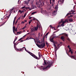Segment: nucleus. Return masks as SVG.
<instances>
[{"instance_id":"1","label":"nucleus","mask_w":76,"mask_h":76,"mask_svg":"<svg viewBox=\"0 0 76 76\" xmlns=\"http://www.w3.org/2000/svg\"><path fill=\"white\" fill-rule=\"evenodd\" d=\"M46 62L47 61H44V64H43V65H46V64L47 65V66H46V67H44L42 68L43 70H45V69H48V68L51 67V66L52 62H51L49 61L46 63Z\"/></svg>"},{"instance_id":"2","label":"nucleus","mask_w":76,"mask_h":76,"mask_svg":"<svg viewBox=\"0 0 76 76\" xmlns=\"http://www.w3.org/2000/svg\"><path fill=\"white\" fill-rule=\"evenodd\" d=\"M36 4L37 6L39 8H40L41 7H42V6H44V2H41V1H38L37 2H36Z\"/></svg>"},{"instance_id":"3","label":"nucleus","mask_w":76,"mask_h":76,"mask_svg":"<svg viewBox=\"0 0 76 76\" xmlns=\"http://www.w3.org/2000/svg\"><path fill=\"white\" fill-rule=\"evenodd\" d=\"M24 48L25 51H26V48L25 47H23L22 48L18 49L17 50L18 51H23V50H24Z\"/></svg>"},{"instance_id":"4","label":"nucleus","mask_w":76,"mask_h":76,"mask_svg":"<svg viewBox=\"0 0 76 76\" xmlns=\"http://www.w3.org/2000/svg\"><path fill=\"white\" fill-rule=\"evenodd\" d=\"M40 45L41 46V48H44L45 46V44L44 42H43V43H42Z\"/></svg>"},{"instance_id":"5","label":"nucleus","mask_w":76,"mask_h":76,"mask_svg":"<svg viewBox=\"0 0 76 76\" xmlns=\"http://www.w3.org/2000/svg\"><path fill=\"white\" fill-rule=\"evenodd\" d=\"M17 29V28H16H16H15V26L13 27V31L14 33H15L14 31L17 32V30H16Z\"/></svg>"},{"instance_id":"6","label":"nucleus","mask_w":76,"mask_h":76,"mask_svg":"<svg viewBox=\"0 0 76 76\" xmlns=\"http://www.w3.org/2000/svg\"><path fill=\"white\" fill-rule=\"evenodd\" d=\"M31 0H28L27 1H25L24 2V4H29V1H30Z\"/></svg>"},{"instance_id":"7","label":"nucleus","mask_w":76,"mask_h":76,"mask_svg":"<svg viewBox=\"0 0 76 76\" xmlns=\"http://www.w3.org/2000/svg\"><path fill=\"white\" fill-rule=\"evenodd\" d=\"M27 53H29V54H30V55H31V56H32V57H34V54H33V53L28 52V51H27Z\"/></svg>"},{"instance_id":"8","label":"nucleus","mask_w":76,"mask_h":76,"mask_svg":"<svg viewBox=\"0 0 76 76\" xmlns=\"http://www.w3.org/2000/svg\"><path fill=\"white\" fill-rule=\"evenodd\" d=\"M33 57L34 58H36V59H37V60H39V58H38L36 56H35V55H34L33 56Z\"/></svg>"},{"instance_id":"9","label":"nucleus","mask_w":76,"mask_h":76,"mask_svg":"<svg viewBox=\"0 0 76 76\" xmlns=\"http://www.w3.org/2000/svg\"><path fill=\"white\" fill-rule=\"evenodd\" d=\"M33 57L34 58H36V59H37V60H39V58H38L36 56H35V55H34L33 56Z\"/></svg>"},{"instance_id":"10","label":"nucleus","mask_w":76,"mask_h":76,"mask_svg":"<svg viewBox=\"0 0 76 76\" xmlns=\"http://www.w3.org/2000/svg\"><path fill=\"white\" fill-rule=\"evenodd\" d=\"M25 9H26V10H28V9H29L30 10H31V8L29 7H25Z\"/></svg>"},{"instance_id":"11","label":"nucleus","mask_w":76,"mask_h":76,"mask_svg":"<svg viewBox=\"0 0 76 76\" xmlns=\"http://www.w3.org/2000/svg\"><path fill=\"white\" fill-rule=\"evenodd\" d=\"M34 28L35 31H37L38 29V25L37 24L36 26V27H35Z\"/></svg>"},{"instance_id":"12","label":"nucleus","mask_w":76,"mask_h":76,"mask_svg":"<svg viewBox=\"0 0 76 76\" xmlns=\"http://www.w3.org/2000/svg\"><path fill=\"white\" fill-rule=\"evenodd\" d=\"M16 17H15L14 18V19L13 20V26L15 25V21L16 20Z\"/></svg>"},{"instance_id":"13","label":"nucleus","mask_w":76,"mask_h":76,"mask_svg":"<svg viewBox=\"0 0 76 76\" xmlns=\"http://www.w3.org/2000/svg\"><path fill=\"white\" fill-rule=\"evenodd\" d=\"M23 12H24V11H21L20 10H19L18 11V12H19V13H20V14H22V13H23Z\"/></svg>"},{"instance_id":"14","label":"nucleus","mask_w":76,"mask_h":76,"mask_svg":"<svg viewBox=\"0 0 76 76\" xmlns=\"http://www.w3.org/2000/svg\"><path fill=\"white\" fill-rule=\"evenodd\" d=\"M69 22H73V19H72V18H69Z\"/></svg>"},{"instance_id":"15","label":"nucleus","mask_w":76,"mask_h":76,"mask_svg":"<svg viewBox=\"0 0 76 76\" xmlns=\"http://www.w3.org/2000/svg\"><path fill=\"white\" fill-rule=\"evenodd\" d=\"M38 54H39V59H40V58H41V55H40L41 54V53L39 52L38 53Z\"/></svg>"},{"instance_id":"16","label":"nucleus","mask_w":76,"mask_h":76,"mask_svg":"<svg viewBox=\"0 0 76 76\" xmlns=\"http://www.w3.org/2000/svg\"><path fill=\"white\" fill-rule=\"evenodd\" d=\"M50 41L52 42H54V40H53V39H50Z\"/></svg>"},{"instance_id":"17","label":"nucleus","mask_w":76,"mask_h":76,"mask_svg":"<svg viewBox=\"0 0 76 76\" xmlns=\"http://www.w3.org/2000/svg\"><path fill=\"white\" fill-rule=\"evenodd\" d=\"M53 45L55 47H56V42H53Z\"/></svg>"},{"instance_id":"18","label":"nucleus","mask_w":76,"mask_h":76,"mask_svg":"<svg viewBox=\"0 0 76 76\" xmlns=\"http://www.w3.org/2000/svg\"><path fill=\"white\" fill-rule=\"evenodd\" d=\"M43 12L45 14H47V12L46 10L43 11Z\"/></svg>"},{"instance_id":"19","label":"nucleus","mask_w":76,"mask_h":76,"mask_svg":"<svg viewBox=\"0 0 76 76\" xmlns=\"http://www.w3.org/2000/svg\"><path fill=\"white\" fill-rule=\"evenodd\" d=\"M61 39L62 40L64 39V36H62L61 37Z\"/></svg>"},{"instance_id":"20","label":"nucleus","mask_w":76,"mask_h":76,"mask_svg":"<svg viewBox=\"0 0 76 76\" xmlns=\"http://www.w3.org/2000/svg\"><path fill=\"white\" fill-rule=\"evenodd\" d=\"M64 0H62V1H60L61 2V3L63 4V3H64Z\"/></svg>"},{"instance_id":"21","label":"nucleus","mask_w":76,"mask_h":76,"mask_svg":"<svg viewBox=\"0 0 76 76\" xmlns=\"http://www.w3.org/2000/svg\"><path fill=\"white\" fill-rule=\"evenodd\" d=\"M27 14V13L26 12L24 15L23 17L24 18H25V17L26 16V14Z\"/></svg>"},{"instance_id":"22","label":"nucleus","mask_w":76,"mask_h":76,"mask_svg":"<svg viewBox=\"0 0 76 76\" xmlns=\"http://www.w3.org/2000/svg\"><path fill=\"white\" fill-rule=\"evenodd\" d=\"M38 46H37V47H39V48H41V45H38Z\"/></svg>"},{"instance_id":"23","label":"nucleus","mask_w":76,"mask_h":76,"mask_svg":"<svg viewBox=\"0 0 76 76\" xmlns=\"http://www.w3.org/2000/svg\"><path fill=\"white\" fill-rule=\"evenodd\" d=\"M71 14H72V13H68L66 14V16H68L69 15H71Z\"/></svg>"},{"instance_id":"24","label":"nucleus","mask_w":76,"mask_h":76,"mask_svg":"<svg viewBox=\"0 0 76 76\" xmlns=\"http://www.w3.org/2000/svg\"><path fill=\"white\" fill-rule=\"evenodd\" d=\"M46 44L47 45V46L48 47V42H47L46 41Z\"/></svg>"},{"instance_id":"25","label":"nucleus","mask_w":76,"mask_h":76,"mask_svg":"<svg viewBox=\"0 0 76 76\" xmlns=\"http://www.w3.org/2000/svg\"><path fill=\"white\" fill-rule=\"evenodd\" d=\"M26 28V26H24V27L22 28V29L24 30V29H25V28Z\"/></svg>"},{"instance_id":"26","label":"nucleus","mask_w":76,"mask_h":76,"mask_svg":"<svg viewBox=\"0 0 76 76\" xmlns=\"http://www.w3.org/2000/svg\"><path fill=\"white\" fill-rule=\"evenodd\" d=\"M71 17H73V15H70L68 17V18H70Z\"/></svg>"},{"instance_id":"27","label":"nucleus","mask_w":76,"mask_h":76,"mask_svg":"<svg viewBox=\"0 0 76 76\" xmlns=\"http://www.w3.org/2000/svg\"><path fill=\"white\" fill-rule=\"evenodd\" d=\"M37 13V12H32V13H31V14H32V15H34V14H35V13Z\"/></svg>"},{"instance_id":"28","label":"nucleus","mask_w":76,"mask_h":76,"mask_svg":"<svg viewBox=\"0 0 76 76\" xmlns=\"http://www.w3.org/2000/svg\"><path fill=\"white\" fill-rule=\"evenodd\" d=\"M50 28H51L52 29H53V27L52 26H51V25H50Z\"/></svg>"},{"instance_id":"29","label":"nucleus","mask_w":76,"mask_h":76,"mask_svg":"<svg viewBox=\"0 0 76 76\" xmlns=\"http://www.w3.org/2000/svg\"><path fill=\"white\" fill-rule=\"evenodd\" d=\"M34 39V40L35 41V39H34V38H33L32 37H30V39Z\"/></svg>"},{"instance_id":"30","label":"nucleus","mask_w":76,"mask_h":76,"mask_svg":"<svg viewBox=\"0 0 76 76\" xmlns=\"http://www.w3.org/2000/svg\"><path fill=\"white\" fill-rule=\"evenodd\" d=\"M75 11H73L72 10V13H71V14H73L74 13H75Z\"/></svg>"},{"instance_id":"31","label":"nucleus","mask_w":76,"mask_h":76,"mask_svg":"<svg viewBox=\"0 0 76 76\" xmlns=\"http://www.w3.org/2000/svg\"><path fill=\"white\" fill-rule=\"evenodd\" d=\"M62 23L63 24H64V23H66V21H62Z\"/></svg>"},{"instance_id":"32","label":"nucleus","mask_w":76,"mask_h":76,"mask_svg":"<svg viewBox=\"0 0 76 76\" xmlns=\"http://www.w3.org/2000/svg\"><path fill=\"white\" fill-rule=\"evenodd\" d=\"M34 28H31V32H32V31H34Z\"/></svg>"},{"instance_id":"33","label":"nucleus","mask_w":76,"mask_h":76,"mask_svg":"<svg viewBox=\"0 0 76 76\" xmlns=\"http://www.w3.org/2000/svg\"><path fill=\"white\" fill-rule=\"evenodd\" d=\"M61 26H64V24L62 23L61 24Z\"/></svg>"},{"instance_id":"34","label":"nucleus","mask_w":76,"mask_h":76,"mask_svg":"<svg viewBox=\"0 0 76 76\" xmlns=\"http://www.w3.org/2000/svg\"><path fill=\"white\" fill-rule=\"evenodd\" d=\"M21 23L22 24H24V23H25V22H24V21H22V22H21Z\"/></svg>"},{"instance_id":"35","label":"nucleus","mask_w":76,"mask_h":76,"mask_svg":"<svg viewBox=\"0 0 76 76\" xmlns=\"http://www.w3.org/2000/svg\"><path fill=\"white\" fill-rule=\"evenodd\" d=\"M67 40H68V41H70V39L69 38H67Z\"/></svg>"},{"instance_id":"36","label":"nucleus","mask_w":76,"mask_h":76,"mask_svg":"<svg viewBox=\"0 0 76 76\" xmlns=\"http://www.w3.org/2000/svg\"><path fill=\"white\" fill-rule=\"evenodd\" d=\"M65 22H68V20H65Z\"/></svg>"},{"instance_id":"37","label":"nucleus","mask_w":76,"mask_h":76,"mask_svg":"<svg viewBox=\"0 0 76 76\" xmlns=\"http://www.w3.org/2000/svg\"><path fill=\"white\" fill-rule=\"evenodd\" d=\"M50 4H52V2H51V1L50 0Z\"/></svg>"},{"instance_id":"38","label":"nucleus","mask_w":76,"mask_h":76,"mask_svg":"<svg viewBox=\"0 0 76 76\" xmlns=\"http://www.w3.org/2000/svg\"><path fill=\"white\" fill-rule=\"evenodd\" d=\"M64 35H65V36H67V37H68V36H67L68 35H67V34H66L65 33L64 34Z\"/></svg>"},{"instance_id":"39","label":"nucleus","mask_w":76,"mask_h":76,"mask_svg":"<svg viewBox=\"0 0 76 76\" xmlns=\"http://www.w3.org/2000/svg\"><path fill=\"white\" fill-rule=\"evenodd\" d=\"M22 38H21L20 39H19L18 40V41H20V40H22Z\"/></svg>"},{"instance_id":"40","label":"nucleus","mask_w":76,"mask_h":76,"mask_svg":"<svg viewBox=\"0 0 76 76\" xmlns=\"http://www.w3.org/2000/svg\"><path fill=\"white\" fill-rule=\"evenodd\" d=\"M56 37L55 36H54L53 37H52V38L51 39H54V38H55Z\"/></svg>"},{"instance_id":"41","label":"nucleus","mask_w":76,"mask_h":76,"mask_svg":"<svg viewBox=\"0 0 76 76\" xmlns=\"http://www.w3.org/2000/svg\"><path fill=\"white\" fill-rule=\"evenodd\" d=\"M24 8H25V6H24L22 8V9H24Z\"/></svg>"},{"instance_id":"42","label":"nucleus","mask_w":76,"mask_h":76,"mask_svg":"<svg viewBox=\"0 0 76 76\" xmlns=\"http://www.w3.org/2000/svg\"><path fill=\"white\" fill-rule=\"evenodd\" d=\"M19 25H20V23H18V27H19Z\"/></svg>"},{"instance_id":"43","label":"nucleus","mask_w":76,"mask_h":76,"mask_svg":"<svg viewBox=\"0 0 76 76\" xmlns=\"http://www.w3.org/2000/svg\"><path fill=\"white\" fill-rule=\"evenodd\" d=\"M17 40V37H16V38L15 39V41H16V40Z\"/></svg>"},{"instance_id":"44","label":"nucleus","mask_w":76,"mask_h":76,"mask_svg":"<svg viewBox=\"0 0 76 76\" xmlns=\"http://www.w3.org/2000/svg\"><path fill=\"white\" fill-rule=\"evenodd\" d=\"M71 51H72V49L70 50H69V52H71Z\"/></svg>"},{"instance_id":"45","label":"nucleus","mask_w":76,"mask_h":76,"mask_svg":"<svg viewBox=\"0 0 76 76\" xmlns=\"http://www.w3.org/2000/svg\"><path fill=\"white\" fill-rule=\"evenodd\" d=\"M73 51H71V54H73Z\"/></svg>"},{"instance_id":"46","label":"nucleus","mask_w":76,"mask_h":76,"mask_svg":"<svg viewBox=\"0 0 76 76\" xmlns=\"http://www.w3.org/2000/svg\"><path fill=\"white\" fill-rule=\"evenodd\" d=\"M62 22V20H61V21L59 23H60V24Z\"/></svg>"},{"instance_id":"47","label":"nucleus","mask_w":76,"mask_h":76,"mask_svg":"<svg viewBox=\"0 0 76 76\" xmlns=\"http://www.w3.org/2000/svg\"><path fill=\"white\" fill-rule=\"evenodd\" d=\"M11 13H12V12H11L10 14L9 15V17H8V18H9V17H10V16L11 15Z\"/></svg>"},{"instance_id":"48","label":"nucleus","mask_w":76,"mask_h":76,"mask_svg":"<svg viewBox=\"0 0 76 76\" xmlns=\"http://www.w3.org/2000/svg\"><path fill=\"white\" fill-rule=\"evenodd\" d=\"M48 34H49V32H48V33H47L46 34V36H47V35H48Z\"/></svg>"},{"instance_id":"49","label":"nucleus","mask_w":76,"mask_h":76,"mask_svg":"<svg viewBox=\"0 0 76 76\" xmlns=\"http://www.w3.org/2000/svg\"><path fill=\"white\" fill-rule=\"evenodd\" d=\"M13 10V9H12V10L10 11V12H12V10Z\"/></svg>"},{"instance_id":"50","label":"nucleus","mask_w":76,"mask_h":76,"mask_svg":"<svg viewBox=\"0 0 76 76\" xmlns=\"http://www.w3.org/2000/svg\"><path fill=\"white\" fill-rule=\"evenodd\" d=\"M17 34H20V32H17Z\"/></svg>"},{"instance_id":"51","label":"nucleus","mask_w":76,"mask_h":76,"mask_svg":"<svg viewBox=\"0 0 76 76\" xmlns=\"http://www.w3.org/2000/svg\"><path fill=\"white\" fill-rule=\"evenodd\" d=\"M71 57H73V58H74V57H75L73 56H70Z\"/></svg>"},{"instance_id":"52","label":"nucleus","mask_w":76,"mask_h":76,"mask_svg":"<svg viewBox=\"0 0 76 76\" xmlns=\"http://www.w3.org/2000/svg\"><path fill=\"white\" fill-rule=\"evenodd\" d=\"M18 19H17V20L16 21V22L15 23H18Z\"/></svg>"},{"instance_id":"53","label":"nucleus","mask_w":76,"mask_h":76,"mask_svg":"<svg viewBox=\"0 0 76 76\" xmlns=\"http://www.w3.org/2000/svg\"><path fill=\"white\" fill-rule=\"evenodd\" d=\"M35 35V33H34L33 34V35Z\"/></svg>"},{"instance_id":"54","label":"nucleus","mask_w":76,"mask_h":76,"mask_svg":"<svg viewBox=\"0 0 76 76\" xmlns=\"http://www.w3.org/2000/svg\"><path fill=\"white\" fill-rule=\"evenodd\" d=\"M31 21H29V22H28V23H29V24H31Z\"/></svg>"},{"instance_id":"55","label":"nucleus","mask_w":76,"mask_h":76,"mask_svg":"<svg viewBox=\"0 0 76 76\" xmlns=\"http://www.w3.org/2000/svg\"><path fill=\"white\" fill-rule=\"evenodd\" d=\"M31 18H32V17H30L29 18V19H31Z\"/></svg>"},{"instance_id":"56","label":"nucleus","mask_w":76,"mask_h":76,"mask_svg":"<svg viewBox=\"0 0 76 76\" xmlns=\"http://www.w3.org/2000/svg\"><path fill=\"white\" fill-rule=\"evenodd\" d=\"M68 48H70V45H69L68 47H67Z\"/></svg>"},{"instance_id":"57","label":"nucleus","mask_w":76,"mask_h":76,"mask_svg":"<svg viewBox=\"0 0 76 76\" xmlns=\"http://www.w3.org/2000/svg\"><path fill=\"white\" fill-rule=\"evenodd\" d=\"M4 20V18H1V20Z\"/></svg>"},{"instance_id":"58","label":"nucleus","mask_w":76,"mask_h":76,"mask_svg":"<svg viewBox=\"0 0 76 76\" xmlns=\"http://www.w3.org/2000/svg\"><path fill=\"white\" fill-rule=\"evenodd\" d=\"M23 40H22L20 41V42H23Z\"/></svg>"},{"instance_id":"59","label":"nucleus","mask_w":76,"mask_h":76,"mask_svg":"<svg viewBox=\"0 0 76 76\" xmlns=\"http://www.w3.org/2000/svg\"><path fill=\"white\" fill-rule=\"evenodd\" d=\"M32 20H30L29 21L31 22H32Z\"/></svg>"},{"instance_id":"60","label":"nucleus","mask_w":76,"mask_h":76,"mask_svg":"<svg viewBox=\"0 0 76 76\" xmlns=\"http://www.w3.org/2000/svg\"><path fill=\"white\" fill-rule=\"evenodd\" d=\"M72 11H73V10H71V11H69V12L70 13V12H72Z\"/></svg>"},{"instance_id":"61","label":"nucleus","mask_w":76,"mask_h":76,"mask_svg":"<svg viewBox=\"0 0 76 76\" xmlns=\"http://www.w3.org/2000/svg\"><path fill=\"white\" fill-rule=\"evenodd\" d=\"M60 27V26H58V27H57V28H59Z\"/></svg>"},{"instance_id":"62","label":"nucleus","mask_w":76,"mask_h":76,"mask_svg":"<svg viewBox=\"0 0 76 76\" xmlns=\"http://www.w3.org/2000/svg\"><path fill=\"white\" fill-rule=\"evenodd\" d=\"M69 48V50H71V48Z\"/></svg>"},{"instance_id":"63","label":"nucleus","mask_w":76,"mask_h":76,"mask_svg":"<svg viewBox=\"0 0 76 76\" xmlns=\"http://www.w3.org/2000/svg\"><path fill=\"white\" fill-rule=\"evenodd\" d=\"M20 19V17H19L18 19V20H19V19Z\"/></svg>"},{"instance_id":"64","label":"nucleus","mask_w":76,"mask_h":76,"mask_svg":"<svg viewBox=\"0 0 76 76\" xmlns=\"http://www.w3.org/2000/svg\"><path fill=\"white\" fill-rule=\"evenodd\" d=\"M24 21H25V22H27V20H25Z\"/></svg>"}]
</instances>
